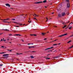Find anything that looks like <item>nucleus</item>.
I'll return each instance as SVG.
<instances>
[{
	"instance_id": "nucleus-54",
	"label": "nucleus",
	"mask_w": 73,
	"mask_h": 73,
	"mask_svg": "<svg viewBox=\"0 0 73 73\" xmlns=\"http://www.w3.org/2000/svg\"><path fill=\"white\" fill-rule=\"evenodd\" d=\"M31 23V21H30L29 22V23Z\"/></svg>"
},
{
	"instance_id": "nucleus-18",
	"label": "nucleus",
	"mask_w": 73,
	"mask_h": 73,
	"mask_svg": "<svg viewBox=\"0 0 73 73\" xmlns=\"http://www.w3.org/2000/svg\"><path fill=\"white\" fill-rule=\"evenodd\" d=\"M73 45L71 47H69V48H68V49H71V48H73Z\"/></svg>"
},
{
	"instance_id": "nucleus-48",
	"label": "nucleus",
	"mask_w": 73,
	"mask_h": 73,
	"mask_svg": "<svg viewBox=\"0 0 73 73\" xmlns=\"http://www.w3.org/2000/svg\"><path fill=\"white\" fill-rule=\"evenodd\" d=\"M24 15L23 14L22 15H19V16H23ZM18 16H19V15H18Z\"/></svg>"
},
{
	"instance_id": "nucleus-5",
	"label": "nucleus",
	"mask_w": 73,
	"mask_h": 73,
	"mask_svg": "<svg viewBox=\"0 0 73 73\" xmlns=\"http://www.w3.org/2000/svg\"><path fill=\"white\" fill-rule=\"evenodd\" d=\"M6 5L7 7H11V6L9 5V4L8 3L6 4Z\"/></svg>"
},
{
	"instance_id": "nucleus-24",
	"label": "nucleus",
	"mask_w": 73,
	"mask_h": 73,
	"mask_svg": "<svg viewBox=\"0 0 73 73\" xmlns=\"http://www.w3.org/2000/svg\"><path fill=\"white\" fill-rule=\"evenodd\" d=\"M66 25L64 26V27H63V28H65V27H66Z\"/></svg>"
},
{
	"instance_id": "nucleus-6",
	"label": "nucleus",
	"mask_w": 73,
	"mask_h": 73,
	"mask_svg": "<svg viewBox=\"0 0 73 73\" xmlns=\"http://www.w3.org/2000/svg\"><path fill=\"white\" fill-rule=\"evenodd\" d=\"M9 54H4L3 55V56H9Z\"/></svg>"
},
{
	"instance_id": "nucleus-38",
	"label": "nucleus",
	"mask_w": 73,
	"mask_h": 73,
	"mask_svg": "<svg viewBox=\"0 0 73 73\" xmlns=\"http://www.w3.org/2000/svg\"><path fill=\"white\" fill-rule=\"evenodd\" d=\"M31 44L29 43V44H28V45H31Z\"/></svg>"
},
{
	"instance_id": "nucleus-57",
	"label": "nucleus",
	"mask_w": 73,
	"mask_h": 73,
	"mask_svg": "<svg viewBox=\"0 0 73 73\" xmlns=\"http://www.w3.org/2000/svg\"><path fill=\"white\" fill-rule=\"evenodd\" d=\"M22 41L23 42H24V40H22Z\"/></svg>"
},
{
	"instance_id": "nucleus-15",
	"label": "nucleus",
	"mask_w": 73,
	"mask_h": 73,
	"mask_svg": "<svg viewBox=\"0 0 73 73\" xmlns=\"http://www.w3.org/2000/svg\"><path fill=\"white\" fill-rule=\"evenodd\" d=\"M46 0H44L43 1V3H46Z\"/></svg>"
},
{
	"instance_id": "nucleus-51",
	"label": "nucleus",
	"mask_w": 73,
	"mask_h": 73,
	"mask_svg": "<svg viewBox=\"0 0 73 73\" xmlns=\"http://www.w3.org/2000/svg\"><path fill=\"white\" fill-rule=\"evenodd\" d=\"M12 50H10L9 51H10V52H11L12 51Z\"/></svg>"
},
{
	"instance_id": "nucleus-59",
	"label": "nucleus",
	"mask_w": 73,
	"mask_h": 73,
	"mask_svg": "<svg viewBox=\"0 0 73 73\" xmlns=\"http://www.w3.org/2000/svg\"><path fill=\"white\" fill-rule=\"evenodd\" d=\"M60 44H61V43H59L58 44V45H60Z\"/></svg>"
},
{
	"instance_id": "nucleus-45",
	"label": "nucleus",
	"mask_w": 73,
	"mask_h": 73,
	"mask_svg": "<svg viewBox=\"0 0 73 73\" xmlns=\"http://www.w3.org/2000/svg\"><path fill=\"white\" fill-rule=\"evenodd\" d=\"M1 47H2V48H4V46H1Z\"/></svg>"
},
{
	"instance_id": "nucleus-50",
	"label": "nucleus",
	"mask_w": 73,
	"mask_h": 73,
	"mask_svg": "<svg viewBox=\"0 0 73 73\" xmlns=\"http://www.w3.org/2000/svg\"><path fill=\"white\" fill-rule=\"evenodd\" d=\"M47 39L46 38H45L44 39V40H46Z\"/></svg>"
},
{
	"instance_id": "nucleus-17",
	"label": "nucleus",
	"mask_w": 73,
	"mask_h": 73,
	"mask_svg": "<svg viewBox=\"0 0 73 73\" xmlns=\"http://www.w3.org/2000/svg\"><path fill=\"white\" fill-rule=\"evenodd\" d=\"M68 35V33L65 34H63V36H66V35Z\"/></svg>"
},
{
	"instance_id": "nucleus-42",
	"label": "nucleus",
	"mask_w": 73,
	"mask_h": 73,
	"mask_svg": "<svg viewBox=\"0 0 73 73\" xmlns=\"http://www.w3.org/2000/svg\"><path fill=\"white\" fill-rule=\"evenodd\" d=\"M49 55H50V54H49L47 56V57H49Z\"/></svg>"
},
{
	"instance_id": "nucleus-32",
	"label": "nucleus",
	"mask_w": 73,
	"mask_h": 73,
	"mask_svg": "<svg viewBox=\"0 0 73 73\" xmlns=\"http://www.w3.org/2000/svg\"><path fill=\"white\" fill-rule=\"evenodd\" d=\"M69 22H70V21H68V22H66V23H67V24H68V23H69Z\"/></svg>"
},
{
	"instance_id": "nucleus-14",
	"label": "nucleus",
	"mask_w": 73,
	"mask_h": 73,
	"mask_svg": "<svg viewBox=\"0 0 73 73\" xmlns=\"http://www.w3.org/2000/svg\"><path fill=\"white\" fill-rule=\"evenodd\" d=\"M63 36V35H59L58 36V37H62Z\"/></svg>"
},
{
	"instance_id": "nucleus-27",
	"label": "nucleus",
	"mask_w": 73,
	"mask_h": 73,
	"mask_svg": "<svg viewBox=\"0 0 73 73\" xmlns=\"http://www.w3.org/2000/svg\"><path fill=\"white\" fill-rule=\"evenodd\" d=\"M72 28V26L71 27H70L69 28V29H71Z\"/></svg>"
},
{
	"instance_id": "nucleus-56",
	"label": "nucleus",
	"mask_w": 73,
	"mask_h": 73,
	"mask_svg": "<svg viewBox=\"0 0 73 73\" xmlns=\"http://www.w3.org/2000/svg\"><path fill=\"white\" fill-rule=\"evenodd\" d=\"M11 9H13V8H10Z\"/></svg>"
},
{
	"instance_id": "nucleus-53",
	"label": "nucleus",
	"mask_w": 73,
	"mask_h": 73,
	"mask_svg": "<svg viewBox=\"0 0 73 73\" xmlns=\"http://www.w3.org/2000/svg\"><path fill=\"white\" fill-rule=\"evenodd\" d=\"M9 36H11V35H12V34H9Z\"/></svg>"
},
{
	"instance_id": "nucleus-2",
	"label": "nucleus",
	"mask_w": 73,
	"mask_h": 73,
	"mask_svg": "<svg viewBox=\"0 0 73 73\" xmlns=\"http://www.w3.org/2000/svg\"><path fill=\"white\" fill-rule=\"evenodd\" d=\"M61 15L62 17H64L65 16H66V14H65V12H63L61 13Z\"/></svg>"
},
{
	"instance_id": "nucleus-25",
	"label": "nucleus",
	"mask_w": 73,
	"mask_h": 73,
	"mask_svg": "<svg viewBox=\"0 0 73 73\" xmlns=\"http://www.w3.org/2000/svg\"><path fill=\"white\" fill-rule=\"evenodd\" d=\"M4 57L5 58H8V57H9V56H4Z\"/></svg>"
},
{
	"instance_id": "nucleus-23",
	"label": "nucleus",
	"mask_w": 73,
	"mask_h": 73,
	"mask_svg": "<svg viewBox=\"0 0 73 73\" xmlns=\"http://www.w3.org/2000/svg\"><path fill=\"white\" fill-rule=\"evenodd\" d=\"M3 65V64H0V66H2Z\"/></svg>"
},
{
	"instance_id": "nucleus-31",
	"label": "nucleus",
	"mask_w": 73,
	"mask_h": 73,
	"mask_svg": "<svg viewBox=\"0 0 73 73\" xmlns=\"http://www.w3.org/2000/svg\"><path fill=\"white\" fill-rule=\"evenodd\" d=\"M46 20H49V19H48V18H47V17H46Z\"/></svg>"
},
{
	"instance_id": "nucleus-41",
	"label": "nucleus",
	"mask_w": 73,
	"mask_h": 73,
	"mask_svg": "<svg viewBox=\"0 0 73 73\" xmlns=\"http://www.w3.org/2000/svg\"><path fill=\"white\" fill-rule=\"evenodd\" d=\"M36 35H34L33 34V36H36Z\"/></svg>"
},
{
	"instance_id": "nucleus-52",
	"label": "nucleus",
	"mask_w": 73,
	"mask_h": 73,
	"mask_svg": "<svg viewBox=\"0 0 73 73\" xmlns=\"http://www.w3.org/2000/svg\"><path fill=\"white\" fill-rule=\"evenodd\" d=\"M3 41H6V40H3Z\"/></svg>"
},
{
	"instance_id": "nucleus-40",
	"label": "nucleus",
	"mask_w": 73,
	"mask_h": 73,
	"mask_svg": "<svg viewBox=\"0 0 73 73\" xmlns=\"http://www.w3.org/2000/svg\"><path fill=\"white\" fill-rule=\"evenodd\" d=\"M31 36H33V34H30Z\"/></svg>"
},
{
	"instance_id": "nucleus-4",
	"label": "nucleus",
	"mask_w": 73,
	"mask_h": 73,
	"mask_svg": "<svg viewBox=\"0 0 73 73\" xmlns=\"http://www.w3.org/2000/svg\"><path fill=\"white\" fill-rule=\"evenodd\" d=\"M13 23H16V24H19V25H23L22 24H21L19 23H17L15 22H13Z\"/></svg>"
},
{
	"instance_id": "nucleus-58",
	"label": "nucleus",
	"mask_w": 73,
	"mask_h": 73,
	"mask_svg": "<svg viewBox=\"0 0 73 73\" xmlns=\"http://www.w3.org/2000/svg\"><path fill=\"white\" fill-rule=\"evenodd\" d=\"M57 41V40H55L54 41Z\"/></svg>"
},
{
	"instance_id": "nucleus-46",
	"label": "nucleus",
	"mask_w": 73,
	"mask_h": 73,
	"mask_svg": "<svg viewBox=\"0 0 73 73\" xmlns=\"http://www.w3.org/2000/svg\"><path fill=\"white\" fill-rule=\"evenodd\" d=\"M3 20V21H4L5 20H6V19H3V20Z\"/></svg>"
},
{
	"instance_id": "nucleus-55",
	"label": "nucleus",
	"mask_w": 73,
	"mask_h": 73,
	"mask_svg": "<svg viewBox=\"0 0 73 73\" xmlns=\"http://www.w3.org/2000/svg\"><path fill=\"white\" fill-rule=\"evenodd\" d=\"M13 20H15V19H12Z\"/></svg>"
},
{
	"instance_id": "nucleus-43",
	"label": "nucleus",
	"mask_w": 73,
	"mask_h": 73,
	"mask_svg": "<svg viewBox=\"0 0 73 73\" xmlns=\"http://www.w3.org/2000/svg\"><path fill=\"white\" fill-rule=\"evenodd\" d=\"M13 60H14L13 59H12V62H13Z\"/></svg>"
},
{
	"instance_id": "nucleus-61",
	"label": "nucleus",
	"mask_w": 73,
	"mask_h": 73,
	"mask_svg": "<svg viewBox=\"0 0 73 73\" xmlns=\"http://www.w3.org/2000/svg\"><path fill=\"white\" fill-rule=\"evenodd\" d=\"M18 36H21V35L19 34Z\"/></svg>"
},
{
	"instance_id": "nucleus-20",
	"label": "nucleus",
	"mask_w": 73,
	"mask_h": 73,
	"mask_svg": "<svg viewBox=\"0 0 73 73\" xmlns=\"http://www.w3.org/2000/svg\"><path fill=\"white\" fill-rule=\"evenodd\" d=\"M50 58H46V60H49V59H50Z\"/></svg>"
},
{
	"instance_id": "nucleus-13",
	"label": "nucleus",
	"mask_w": 73,
	"mask_h": 73,
	"mask_svg": "<svg viewBox=\"0 0 73 73\" xmlns=\"http://www.w3.org/2000/svg\"><path fill=\"white\" fill-rule=\"evenodd\" d=\"M27 52H36V51H27Z\"/></svg>"
},
{
	"instance_id": "nucleus-22",
	"label": "nucleus",
	"mask_w": 73,
	"mask_h": 73,
	"mask_svg": "<svg viewBox=\"0 0 73 73\" xmlns=\"http://www.w3.org/2000/svg\"><path fill=\"white\" fill-rule=\"evenodd\" d=\"M34 19L35 20H36V21H37V19L36 18H34Z\"/></svg>"
},
{
	"instance_id": "nucleus-9",
	"label": "nucleus",
	"mask_w": 73,
	"mask_h": 73,
	"mask_svg": "<svg viewBox=\"0 0 73 73\" xmlns=\"http://www.w3.org/2000/svg\"><path fill=\"white\" fill-rule=\"evenodd\" d=\"M60 57V56H57L56 57H53L54 58H58V57Z\"/></svg>"
},
{
	"instance_id": "nucleus-19",
	"label": "nucleus",
	"mask_w": 73,
	"mask_h": 73,
	"mask_svg": "<svg viewBox=\"0 0 73 73\" xmlns=\"http://www.w3.org/2000/svg\"><path fill=\"white\" fill-rule=\"evenodd\" d=\"M35 15V17H36V16H37V17H38V15H36V14H34Z\"/></svg>"
},
{
	"instance_id": "nucleus-35",
	"label": "nucleus",
	"mask_w": 73,
	"mask_h": 73,
	"mask_svg": "<svg viewBox=\"0 0 73 73\" xmlns=\"http://www.w3.org/2000/svg\"><path fill=\"white\" fill-rule=\"evenodd\" d=\"M3 41V39H1V40H0V41Z\"/></svg>"
},
{
	"instance_id": "nucleus-63",
	"label": "nucleus",
	"mask_w": 73,
	"mask_h": 73,
	"mask_svg": "<svg viewBox=\"0 0 73 73\" xmlns=\"http://www.w3.org/2000/svg\"><path fill=\"white\" fill-rule=\"evenodd\" d=\"M53 13H54V12L52 13V14H53Z\"/></svg>"
},
{
	"instance_id": "nucleus-33",
	"label": "nucleus",
	"mask_w": 73,
	"mask_h": 73,
	"mask_svg": "<svg viewBox=\"0 0 73 73\" xmlns=\"http://www.w3.org/2000/svg\"><path fill=\"white\" fill-rule=\"evenodd\" d=\"M3 22H4V23H7V21H3Z\"/></svg>"
},
{
	"instance_id": "nucleus-29",
	"label": "nucleus",
	"mask_w": 73,
	"mask_h": 73,
	"mask_svg": "<svg viewBox=\"0 0 73 73\" xmlns=\"http://www.w3.org/2000/svg\"><path fill=\"white\" fill-rule=\"evenodd\" d=\"M70 42H71V41L70 40L69 42H67V43H70Z\"/></svg>"
},
{
	"instance_id": "nucleus-28",
	"label": "nucleus",
	"mask_w": 73,
	"mask_h": 73,
	"mask_svg": "<svg viewBox=\"0 0 73 73\" xmlns=\"http://www.w3.org/2000/svg\"><path fill=\"white\" fill-rule=\"evenodd\" d=\"M70 24H73V23L71 22V23H70V24L68 26V27H69V25H70Z\"/></svg>"
},
{
	"instance_id": "nucleus-64",
	"label": "nucleus",
	"mask_w": 73,
	"mask_h": 73,
	"mask_svg": "<svg viewBox=\"0 0 73 73\" xmlns=\"http://www.w3.org/2000/svg\"><path fill=\"white\" fill-rule=\"evenodd\" d=\"M50 52H52V50H50Z\"/></svg>"
},
{
	"instance_id": "nucleus-10",
	"label": "nucleus",
	"mask_w": 73,
	"mask_h": 73,
	"mask_svg": "<svg viewBox=\"0 0 73 73\" xmlns=\"http://www.w3.org/2000/svg\"><path fill=\"white\" fill-rule=\"evenodd\" d=\"M45 34H46V33H42V35L43 36H44Z\"/></svg>"
},
{
	"instance_id": "nucleus-44",
	"label": "nucleus",
	"mask_w": 73,
	"mask_h": 73,
	"mask_svg": "<svg viewBox=\"0 0 73 73\" xmlns=\"http://www.w3.org/2000/svg\"><path fill=\"white\" fill-rule=\"evenodd\" d=\"M48 50V48H46V49H45V50Z\"/></svg>"
},
{
	"instance_id": "nucleus-47",
	"label": "nucleus",
	"mask_w": 73,
	"mask_h": 73,
	"mask_svg": "<svg viewBox=\"0 0 73 73\" xmlns=\"http://www.w3.org/2000/svg\"><path fill=\"white\" fill-rule=\"evenodd\" d=\"M9 19H6V20H9Z\"/></svg>"
},
{
	"instance_id": "nucleus-8",
	"label": "nucleus",
	"mask_w": 73,
	"mask_h": 73,
	"mask_svg": "<svg viewBox=\"0 0 73 73\" xmlns=\"http://www.w3.org/2000/svg\"><path fill=\"white\" fill-rule=\"evenodd\" d=\"M35 46H31V47H29V48L30 49V48H35Z\"/></svg>"
},
{
	"instance_id": "nucleus-36",
	"label": "nucleus",
	"mask_w": 73,
	"mask_h": 73,
	"mask_svg": "<svg viewBox=\"0 0 73 73\" xmlns=\"http://www.w3.org/2000/svg\"><path fill=\"white\" fill-rule=\"evenodd\" d=\"M15 27H19V26H15Z\"/></svg>"
},
{
	"instance_id": "nucleus-49",
	"label": "nucleus",
	"mask_w": 73,
	"mask_h": 73,
	"mask_svg": "<svg viewBox=\"0 0 73 73\" xmlns=\"http://www.w3.org/2000/svg\"><path fill=\"white\" fill-rule=\"evenodd\" d=\"M7 23H11V22H7Z\"/></svg>"
},
{
	"instance_id": "nucleus-62",
	"label": "nucleus",
	"mask_w": 73,
	"mask_h": 73,
	"mask_svg": "<svg viewBox=\"0 0 73 73\" xmlns=\"http://www.w3.org/2000/svg\"><path fill=\"white\" fill-rule=\"evenodd\" d=\"M0 54H3V53H2H2H0Z\"/></svg>"
},
{
	"instance_id": "nucleus-7",
	"label": "nucleus",
	"mask_w": 73,
	"mask_h": 73,
	"mask_svg": "<svg viewBox=\"0 0 73 73\" xmlns=\"http://www.w3.org/2000/svg\"><path fill=\"white\" fill-rule=\"evenodd\" d=\"M58 17H61V15L60 14H59L58 15Z\"/></svg>"
},
{
	"instance_id": "nucleus-37",
	"label": "nucleus",
	"mask_w": 73,
	"mask_h": 73,
	"mask_svg": "<svg viewBox=\"0 0 73 73\" xmlns=\"http://www.w3.org/2000/svg\"><path fill=\"white\" fill-rule=\"evenodd\" d=\"M2 34H3V33H0V35H2Z\"/></svg>"
},
{
	"instance_id": "nucleus-39",
	"label": "nucleus",
	"mask_w": 73,
	"mask_h": 73,
	"mask_svg": "<svg viewBox=\"0 0 73 73\" xmlns=\"http://www.w3.org/2000/svg\"><path fill=\"white\" fill-rule=\"evenodd\" d=\"M6 52H2V54H4V53H5Z\"/></svg>"
},
{
	"instance_id": "nucleus-21",
	"label": "nucleus",
	"mask_w": 73,
	"mask_h": 73,
	"mask_svg": "<svg viewBox=\"0 0 73 73\" xmlns=\"http://www.w3.org/2000/svg\"><path fill=\"white\" fill-rule=\"evenodd\" d=\"M3 30H4V31H9V30L7 29H3Z\"/></svg>"
},
{
	"instance_id": "nucleus-60",
	"label": "nucleus",
	"mask_w": 73,
	"mask_h": 73,
	"mask_svg": "<svg viewBox=\"0 0 73 73\" xmlns=\"http://www.w3.org/2000/svg\"><path fill=\"white\" fill-rule=\"evenodd\" d=\"M48 20H47L46 21V22L47 21H48Z\"/></svg>"
},
{
	"instance_id": "nucleus-3",
	"label": "nucleus",
	"mask_w": 73,
	"mask_h": 73,
	"mask_svg": "<svg viewBox=\"0 0 73 73\" xmlns=\"http://www.w3.org/2000/svg\"><path fill=\"white\" fill-rule=\"evenodd\" d=\"M41 3H42V1H39L38 2L34 3V4H41Z\"/></svg>"
},
{
	"instance_id": "nucleus-26",
	"label": "nucleus",
	"mask_w": 73,
	"mask_h": 73,
	"mask_svg": "<svg viewBox=\"0 0 73 73\" xmlns=\"http://www.w3.org/2000/svg\"><path fill=\"white\" fill-rule=\"evenodd\" d=\"M21 54V53L19 54V53H17V55H19V54Z\"/></svg>"
},
{
	"instance_id": "nucleus-11",
	"label": "nucleus",
	"mask_w": 73,
	"mask_h": 73,
	"mask_svg": "<svg viewBox=\"0 0 73 73\" xmlns=\"http://www.w3.org/2000/svg\"><path fill=\"white\" fill-rule=\"evenodd\" d=\"M54 48V47H52L49 48H47V49L48 50V49H52V48Z\"/></svg>"
},
{
	"instance_id": "nucleus-12",
	"label": "nucleus",
	"mask_w": 73,
	"mask_h": 73,
	"mask_svg": "<svg viewBox=\"0 0 73 73\" xmlns=\"http://www.w3.org/2000/svg\"><path fill=\"white\" fill-rule=\"evenodd\" d=\"M30 57L31 58H35V57H33V56H30Z\"/></svg>"
},
{
	"instance_id": "nucleus-30",
	"label": "nucleus",
	"mask_w": 73,
	"mask_h": 73,
	"mask_svg": "<svg viewBox=\"0 0 73 73\" xmlns=\"http://www.w3.org/2000/svg\"><path fill=\"white\" fill-rule=\"evenodd\" d=\"M57 45V44H53V45Z\"/></svg>"
},
{
	"instance_id": "nucleus-16",
	"label": "nucleus",
	"mask_w": 73,
	"mask_h": 73,
	"mask_svg": "<svg viewBox=\"0 0 73 73\" xmlns=\"http://www.w3.org/2000/svg\"><path fill=\"white\" fill-rule=\"evenodd\" d=\"M61 23L63 24H66V23L65 22H63V23L61 22Z\"/></svg>"
},
{
	"instance_id": "nucleus-1",
	"label": "nucleus",
	"mask_w": 73,
	"mask_h": 73,
	"mask_svg": "<svg viewBox=\"0 0 73 73\" xmlns=\"http://www.w3.org/2000/svg\"><path fill=\"white\" fill-rule=\"evenodd\" d=\"M66 1L67 2V7L69 8L70 7V3H69V0H66Z\"/></svg>"
},
{
	"instance_id": "nucleus-34",
	"label": "nucleus",
	"mask_w": 73,
	"mask_h": 73,
	"mask_svg": "<svg viewBox=\"0 0 73 73\" xmlns=\"http://www.w3.org/2000/svg\"><path fill=\"white\" fill-rule=\"evenodd\" d=\"M15 35L16 36H19V34H16Z\"/></svg>"
}]
</instances>
